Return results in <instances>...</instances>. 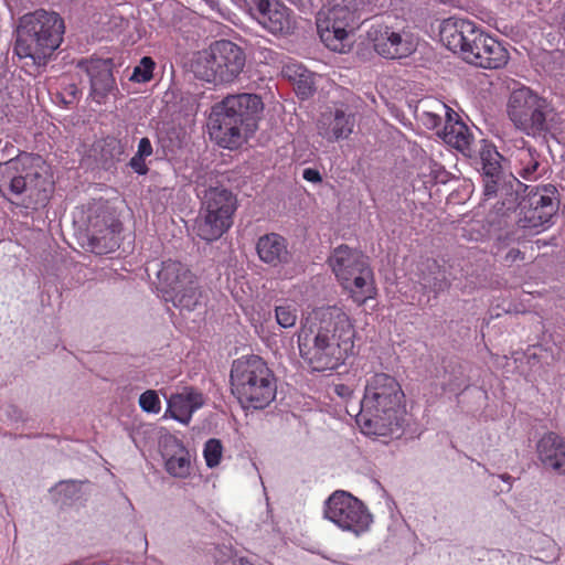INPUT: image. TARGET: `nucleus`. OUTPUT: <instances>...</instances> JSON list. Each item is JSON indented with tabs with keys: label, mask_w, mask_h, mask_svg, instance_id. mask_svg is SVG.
I'll use <instances>...</instances> for the list:
<instances>
[{
	"label": "nucleus",
	"mask_w": 565,
	"mask_h": 565,
	"mask_svg": "<svg viewBox=\"0 0 565 565\" xmlns=\"http://www.w3.org/2000/svg\"><path fill=\"white\" fill-rule=\"evenodd\" d=\"M354 338V324L343 308L320 307L301 321L298 348L313 371L334 370L353 354Z\"/></svg>",
	"instance_id": "1"
},
{
	"label": "nucleus",
	"mask_w": 565,
	"mask_h": 565,
	"mask_svg": "<svg viewBox=\"0 0 565 565\" xmlns=\"http://www.w3.org/2000/svg\"><path fill=\"white\" fill-rule=\"evenodd\" d=\"M405 394L398 381L383 372L366 376L356 423L369 436L398 433L405 422Z\"/></svg>",
	"instance_id": "2"
},
{
	"label": "nucleus",
	"mask_w": 565,
	"mask_h": 565,
	"mask_svg": "<svg viewBox=\"0 0 565 565\" xmlns=\"http://www.w3.org/2000/svg\"><path fill=\"white\" fill-rule=\"evenodd\" d=\"M0 191L26 210L46 206L53 191L50 167L41 156L22 153L0 163Z\"/></svg>",
	"instance_id": "3"
},
{
	"label": "nucleus",
	"mask_w": 565,
	"mask_h": 565,
	"mask_svg": "<svg viewBox=\"0 0 565 565\" xmlns=\"http://www.w3.org/2000/svg\"><path fill=\"white\" fill-rule=\"evenodd\" d=\"M262 110V99L255 94L227 96L214 107L211 136L223 148H238L257 129L256 120Z\"/></svg>",
	"instance_id": "4"
},
{
	"label": "nucleus",
	"mask_w": 565,
	"mask_h": 565,
	"mask_svg": "<svg viewBox=\"0 0 565 565\" xmlns=\"http://www.w3.org/2000/svg\"><path fill=\"white\" fill-rule=\"evenodd\" d=\"M64 21L55 12L36 10L19 22L14 52L20 58H31L43 65L62 43Z\"/></svg>",
	"instance_id": "5"
},
{
	"label": "nucleus",
	"mask_w": 565,
	"mask_h": 565,
	"mask_svg": "<svg viewBox=\"0 0 565 565\" xmlns=\"http://www.w3.org/2000/svg\"><path fill=\"white\" fill-rule=\"evenodd\" d=\"M507 113L516 129L532 137L555 136L564 122L546 98L526 86L511 92Z\"/></svg>",
	"instance_id": "6"
},
{
	"label": "nucleus",
	"mask_w": 565,
	"mask_h": 565,
	"mask_svg": "<svg viewBox=\"0 0 565 565\" xmlns=\"http://www.w3.org/2000/svg\"><path fill=\"white\" fill-rule=\"evenodd\" d=\"M231 386L245 409H264L275 399L277 392L273 371L258 355H245L233 361Z\"/></svg>",
	"instance_id": "7"
},
{
	"label": "nucleus",
	"mask_w": 565,
	"mask_h": 565,
	"mask_svg": "<svg viewBox=\"0 0 565 565\" xmlns=\"http://www.w3.org/2000/svg\"><path fill=\"white\" fill-rule=\"evenodd\" d=\"M329 265L341 287L358 305L375 298L376 287L367 258L345 245L337 247L329 257Z\"/></svg>",
	"instance_id": "8"
},
{
	"label": "nucleus",
	"mask_w": 565,
	"mask_h": 565,
	"mask_svg": "<svg viewBox=\"0 0 565 565\" xmlns=\"http://www.w3.org/2000/svg\"><path fill=\"white\" fill-rule=\"evenodd\" d=\"M201 209L195 221V232L206 242L218 239L233 224L237 207L234 194L223 186L198 185Z\"/></svg>",
	"instance_id": "9"
},
{
	"label": "nucleus",
	"mask_w": 565,
	"mask_h": 565,
	"mask_svg": "<svg viewBox=\"0 0 565 565\" xmlns=\"http://www.w3.org/2000/svg\"><path fill=\"white\" fill-rule=\"evenodd\" d=\"M158 289L166 301L174 307L191 311L202 298L196 277L184 264L178 260H166L157 274Z\"/></svg>",
	"instance_id": "10"
},
{
	"label": "nucleus",
	"mask_w": 565,
	"mask_h": 565,
	"mask_svg": "<svg viewBox=\"0 0 565 565\" xmlns=\"http://www.w3.org/2000/svg\"><path fill=\"white\" fill-rule=\"evenodd\" d=\"M324 516L340 530L360 536L367 532L373 516L364 503L342 490L333 492L324 505Z\"/></svg>",
	"instance_id": "11"
},
{
	"label": "nucleus",
	"mask_w": 565,
	"mask_h": 565,
	"mask_svg": "<svg viewBox=\"0 0 565 565\" xmlns=\"http://www.w3.org/2000/svg\"><path fill=\"white\" fill-rule=\"evenodd\" d=\"M355 13L340 2L323 9L317 18L321 41L333 52L344 53L350 47L348 28L354 22Z\"/></svg>",
	"instance_id": "12"
},
{
	"label": "nucleus",
	"mask_w": 565,
	"mask_h": 565,
	"mask_svg": "<svg viewBox=\"0 0 565 565\" xmlns=\"http://www.w3.org/2000/svg\"><path fill=\"white\" fill-rule=\"evenodd\" d=\"M366 39L373 50L385 58L406 57L415 51V42L409 33L396 32L383 23H372Z\"/></svg>",
	"instance_id": "13"
},
{
	"label": "nucleus",
	"mask_w": 565,
	"mask_h": 565,
	"mask_svg": "<svg viewBox=\"0 0 565 565\" xmlns=\"http://www.w3.org/2000/svg\"><path fill=\"white\" fill-rule=\"evenodd\" d=\"M519 206V225L536 233L546 228L556 212V204L546 189L530 192Z\"/></svg>",
	"instance_id": "14"
},
{
	"label": "nucleus",
	"mask_w": 565,
	"mask_h": 565,
	"mask_svg": "<svg viewBox=\"0 0 565 565\" xmlns=\"http://www.w3.org/2000/svg\"><path fill=\"white\" fill-rule=\"evenodd\" d=\"M507 49L480 29L470 49L465 51V61L482 68H500L508 63Z\"/></svg>",
	"instance_id": "15"
},
{
	"label": "nucleus",
	"mask_w": 565,
	"mask_h": 565,
	"mask_svg": "<svg viewBox=\"0 0 565 565\" xmlns=\"http://www.w3.org/2000/svg\"><path fill=\"white\" fill-rule=\"evenodd\" d=\"M250 10L257 22L273 34H288L295 28L291 11L279 0H257Z\"/></svg>",
	"instance_id": "16"
},
{
	"label": "nucleus",
	"mask_w": 565,
	"mask_h": 565,
	"mask_svg": "<svg viewBox=\"0 0 565 565\" xmlns=\"http://www.w3.org/2000/svg\"><path fill=\"white\" fill-rule=\"evenodd\" d=\"M478 30L472 21L449 18L440 25V40L450 51L460 53L465 60V51L470 49Z\"/></svg>",
	"instance_id": "17"
},
{
	"label": "nucleus",
	"mask_w": 565,
	"mask_h": 565,
	"mask_svg": "<svg viewBox=\"0 0 565 565\" xmlns=\"http://www.w3.org/2000/svg\"><path fill=\"white\" fill-rule=\"evenodd\" d=\"M212 62L220 65L221 82H231L236 78L245 65V55L235 43L221 40L210 46Z\"/></svg>",
	"instance_id": "18"
},
{
	"label": "nucleus",
	"mask_w": 565,
	"mask_h": 565,
	"mask_svg": "<svg viewBox=\"0 0 565 565\" xmlns=\"http://www.w3.org/2000/svg\"><path fill=\"white\" fill-rule=\"evenodd\" d=\"M354 116L341 108H334L321 114L317 129L318 134L330 142L347 139L354 128Z\"/></svg>",
	"instance_id": "19"
},
{
	"label": "nucleus",
	"mask_w": 565,
	"mask_h": 565,
	"mask_svg": "<svg viewBox=\"0 0 565 565\" xmlns=\"http://www.w3.org/2000/svg\"><path fill=\"white\" fill-rule=\"evenodd\" d=\"M204 404L203 395L190 387H184L181 392L171 394L167 397V412L170 417L181 424L188 425L192 415Z\"/></svg>",
	"instance_id": "20"
},
{
	"label": "nucleus",
	"mask_w": 565,
	"mask_h": 565,
	"mask_svg": "<svg viewBox=\"0 0 565 565\" xmlns=\"http://www.w3.org/2000/svg\"><path fill=\"white\" fill-rule=\"evenodd\" d=\"M256 252L259 259L271 267L285 266L292 260L287 241L276 233L260 236L256 243Z\"/></svg>",
	"instance_id": "21"
},
{
	"label": "nucleus",
	"mask_w": 565,
	"mask_h": 565,
	"mask_svg": "<svg viewBox=\"0 0 565 565\" xmlns=\"http://www.w3.org/2000/svg\"><path fill=\"white\" fill-rule=\"evenodd\" d=\"M537 454L547 468L565 473V440L554 433L544 435L537 443Z\"/></svg>",
	"instance_id": "22"
},
{
	"label": "nucleus",
	"mask_w": 565,
	"mask_h": 565,
	"mask_svg": "<svg viewBox=\"0 0 565 565\" xmlns=\"http://www.w3.org/2000/svg\"><path fill=\"white\" fill-rule=\"evenodd\" d=\"M521 146L513 150L509 158V164L515 172L525 180H534L537 177L539 156L531 147H525V142L521 139Z\"/></svg>",
	"instance_id": "23"
},
{
	"label": "nucleus",
	"mask_w": 565,
	"mask_h": 565,
	"mask_svg": "<svg viewBox=\"0 0 565 565\" xmlns=\"http://www.w3.org/2000/svg\"><path fill=\"white\" fill-rule=\"evenodd\" d=\"M92 250L96 254H108L119 247L120 224L111 221L105 228L98 230L96 224L89 223Z\"/></svg>",
	"instance_id": "24"
},
{
	"label": "nucleus",
	"mask_w": 565,
	"mask_h": 565,
	"mask_svg": "<svg viewBox=\"0 0 565 565\" xmlns=\"http://www.w3.org/2000/svg\"><path fill=\"white\" fill-rule=\"evenodd\" d=\"M416 116L418 120L428 129L438 128L444 119H450V116H457L445 103L437 99H426L422 102L420 108H417Z\"/></svg>",
	"instance_id": "25"
},
{
	"label": "nucleus",
	"mask_w": 565,
	"mask_h": 565,
	"mask_svg": "<svg viewBox=\"0 0 565 565\" xmlns=\"http://www.w3.org/2000/svg\"><path fill=\"white\" fill-rule=\"evenodd\" d=\"M172 448V454L164 455L166 471L173 478H189L193 470L190 452L177 440L173 441Z\"/></svg>",
	"instance_id": "26"
},
{
	"label": "nucleus",
	"mask_w": 565,
	"mask_h": 565,
	"mask_svg": "<svg viewBox=\"0 0 565 565\" xmlns=\"http://www.w3.org/2000/svg\"><path fill=\"white\" fill-rule=\"evenodd\" d=\"M441 137L446 143L460 151L468 150L472 141L468 127L462 121L454 119V116L446 120Z\"/></svg>",
	"instance_id": "27"
},
{
	"label": "nucleus",
	"mask_w": 565,
	"mask_h": 565,
	"mask_svg": "<svg viewBox=\"0 0 565 565\" xmlns=\"http://www.w3.org/2000/svg\"><path fill=\"white\" fill-rule=\"evenodd\" d=\"M212 52L207 50L201 51L195 54L192 60L191 68L195 77L212 84H220L221 76L218 75L220 65L212 62Z\"/></svg>",
	"instance_id": "28"
},
{
	"label": "nucleus",
	"mask_w": 565,
	"mask_h": 565,
	"mask_svg": "<svg viewBox=\"0 0 565 565\" xmlns=\"http://www.w3.org/2000/svg\"><path fill=\"white\" fill-rule=\"evenodd\" d=\"M90 84L96 92H108L114 84L113 75L106 63L96 61L87 65Z\"/></svg>",
	"instance_id": "29"
},
{
	"label": "nucleus",
	"mask_w": 565,
	"mask_h": 565,
	"mask_svg": "<svg viewBox=\"0 0 565 565\" xmlns=\"http://www.w3.org/2000/svg\"><path fill=\"white\" fill-rule=\"evenodd\" d=\"M299 305L295 300H280L275 306L276 322L284 329L292 328L298 320Z\"/></svg>",
	"instance_id": "30"
},
{
	"label": "nucleus",
	"mask_w": 565,
	"mask_h": 565,
	"mask_svg": "<svg viewBox=\"0 0 565 565\" xmlns=\"http://www.w3.org/2000/svg\"><path fill=\"white\" fill-rule=\"evenodd\" d=\"M55 502L64 505L77 500L81 495V483L75 480L61 481L51 489Z\"/></svg>",
	"instance_id": "31"
},
{
	"label": "nucleus",
	"mask_w": 565,
	"mask_h": 565,
	"mask_svg": "<svg viewBox=\"0 0 565 565\" xmlns=\"http://www.w3.org/2000/svg\"><path fill=\"white\" fill-rule=\"evenodd\" d=\"M483 177H499L502 169L503 157L495 147L486 145L481 150Z\"/></svg>",
	"instance_id": "32"
},
{
	"label": "nucleus",
	"mask_w": 565,
	"mask_h": 565,
	"mask_svg": "<svg viewBox=\"0 0 565 565\" xmlns=\"http://www.w3.org/2000/svg\"><path fill=\"white\" fill-rule=\"evenodd\" d=\"M223 456V446L218 439H209L203 449V457L209 468L220 465Z\"/></svg>",
	"instance_id": "33"
},
{
	"label": "nucleus",
	"mask_w": 565,
	"mask_h": 565,
	"mask_svg": "<svg viewBox=\"0 0 565 565\" xmlns=\"http://www.w3.org/2000/svg\"><path fill=\"white\" fill-rule=\"evenodd\" d=\"M154 62L151 57L145 56L140 63L134 68L130 81L136 83H147L152 78Z\"/></svg>",
	"instance_id": "34"
},
{
	"label": "nucleus",
	"mask_w": 565,
	"mask_h": 565,
	"mask_svg": "<svg viewBox=\"0 0 565 565\" xmlns=\"http://www.w3.org/2000/svg\"><path fill=\"white\" fill-rule=\"evenodd\" d=\"M215 565H254L244 557H238L231 548H217L215 552Z\"/></svg>",
	"instance_id": "35"
},
{
	"label": "nucleus",
	"mask_w": 565,
	"mask_h": 565,
	"mask_svg": "<svg viewBox=\"0 0 565 565\" xmlns=\"http://www.w3.org/2000/svg\"><path fill=\"white\" fill-rule=\"evenodd\" d=\"M139 405L147 413L158 414L161 411L160 398L153 390H148L140 395Z\"/></svg>",
	"instance_id": "36"
},
{
	"label": "nucleus",
	"mask_w": 565,
	"mask_h": 565,
	"mask_svg": "<svg viewBox=\"0 0 565 565\" xmlns=\"http://www.w3.org/2000/svg\"><path fill=\"white\" fill-rule=\"evenodd\" d=\"M422 286L436 296L448 287V281L443 273L437 271L434 277H424Z\"/></svg>",
	"instance_id": "37"
},
{
	"label": "nucleus",
	"mask_w": 565,
	"mask_h": 565,
	"mask_svg": "<svg viewBox=\"0 0 565 565\" xmlns=\"http://www.w3.org/2000/svg\"><path fill=\"white\" fill-rule=\"evenodd\" d=\"M296 92L301 98H308L313 92V76L310 72L306 73L296 83Z\"/></svg>",
	"instance_id": "38"
},
{
	"label": "nucleus",
	"mask_w": 565,
	"mask_h": 565,
	"mask_svg": "<svg viewBox=\"0 0 565 565\" xmlns=\"http://www.w3.org/2000/svg\"><path fill=\"white\" fill-rule=\"evenodd\" d=\"M309 71L305 68L301 64L298 63H289L284 66L282 73L284 75L296 83L299 78H301Z\"/></svg>",
	"instance_id": "39"
},
{
	"label": "nucleus",
	"mask_w": 565,
	"mask_h": 565,
	"mask_svg": "<svg viewBox=\"0 0 565 565\" xmlns=\"http://www.w3.org/2000/svg\"><path fill=\"white\" fill-rule=\"evenodd\" d=\"M129 166L131 169L140 174L143 175L148 172V167L146 164V158L139 157V154L135 153V156L130 159Z\"/></svg>",
	"instance_id": "40"
},
{
	"label": "nucleus",
	"mask_w": 565,
	"mask_h": 565,
	"mask_svg": "<svg viewBox=\"0 0 565 565\" xmlns=\"http://www.w3.org/2000/svg\"><path fill=\"white\" fill-rule=\"evenodd\" d=\"M136 153L143 158H148L153 153L152 145L148 138L140 139Z\"/></svg>",
	"instance_id": "41"
},
{
	"label": "nucleus",
	"mask_w": 565,
	"mask_h": 565,
	"mask_svg": "<svg viewBox=\"0 0 565 565\" xmlns=\"http://www.w3.org/2000/svg\"><path fill=\"white\" fill-rule=\"evenodd\" d=\"M499 177H484V195L492 196L497 192Z\"/></svg>",
	"instance_id": "42"
},
{
	"label": "nucleus",
	"mask_w": 565,
	"mask_h": 565,
	"mask_svg": "<svg viewBox=\"0 0 565 565\" xmlns=\"http://www.w3.org/2000/svg\"><path fill=\"white\" fill-rule=\"evenodd\" d=\"M302 177L305 180H307L309 182H313V183L321 181V175H320L319 171L316 169H311V168L305 169L302 172Z\"/></svg>",
	"instance_id": "43"
},
{
	"label": "nucleus",
	"mask_w": 565,
	"mask_h": 565,
	"mask_svg": "<svg viewBox=\"0 0 565 565\" xmlns=\"http://www.w3.org/2000/svg\"><path fill=\"white\" fill-rule=\"evenodd\" d=\"M334 391L341 397H347V396H350L352 394V391L350 390V387H348L345 385H342V384L341 385H337Z\"/></svg>",
	"instance_id": "44"
},
{
	"label": "nucleus",
	"mask_w": 565,
	"mask_h": 565,
	"mask_svg": "<svg viewBox=\"0 0 565 565\" xmlns=\"http://www.w3.org/2000/svg\"><path fill=\"white\" fill-rule=\"evenodd\" d=\"M521 252L519 249L512 248L508 252L505 259L509 262H515L518 259H521Z\"/></svg>",
	"instance_id": "45"
},
{
	"label": "nucleus",
	"mask_w": 565,
	"mask_h": 565,
	"mask_svg": "<svg viewBox=\"0 0 565 565\" xmlns=\"http://www.w3.org/2000/svg\"><path fill=\"white\" fill-rule=\"evenodd\" d=\"M504 482H507L509 484V487H511V480H512V477L509 476V475H502L500 477Z\"/></svg>",
	"instance_id": "46"
},
{
	"label": "nucleus",
	"mask_w": 565,
	"mask_h": 565,
	"mask_svg": "<svg viewBox=\"0 0 565 565\" xmlns=\"http://www.w3.org/2000/svg\"><path fill=\"white\" fill-rule=\"evenodd\" d=\"M234 1H235V2H237V3L243 2L244 4H246V6H247V4H249V3H253V4H254L257 0H234Z\"/></svg>",
	"instance_id": "47"
}]
</instances>
